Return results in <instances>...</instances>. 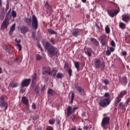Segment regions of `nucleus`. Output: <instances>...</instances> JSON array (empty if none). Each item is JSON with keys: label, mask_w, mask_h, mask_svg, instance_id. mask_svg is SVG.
<instances>
[{"label": "nucleus", "mask_w": 130, "mask_h": 130, "mask_svg": "<svg viewBox=\"0 0 130 130\" xmlns=\"http://www.w3.org/2000/svg\"><path fill=\"white\" fill-rule=\"evenodd\" d=\"M32 18V21L31 23V26L32 29L37 30V29H38V20H37V18H36V16L35 15H33Z\"/></svg>", "instance_id": "6"}, {"label": "nucleus", "mask_w": 130, "mask_h": 130, "mask_svg": "<svg viewBox=\"0 0 130 130\" xmlns=\"http://www.w3.org/2000/svg\"><path fill=\"white\" fill-rule=\"evenodd\" d=\"M104 96L105 97H109V93L108 92L105 93Z\"/></svg>", "instance_id": "54"}, {"label": "nucleus", "mask_w": 130, "mask_h": 130, "mask_svg": "<svg viewBox=\"0 0 130 130\" xmlns=\"http://www.w3.org/2000/svg\"><path fill=\"white\" fill-rule=\"evenodd\" d=\"M7 104H8V103H7L4 101L0 102V106L1 107H5V106H6Z\"/></svg>", "instance_id": "32"}, {"label": "nucleus", "mask_w": 130, "mask_h": 130, "mask_svg": "<svg viewBox=\"0 0 130 130\" xmlns=\"http://www.w3.org/2000/svg\"><path fill=\"white\" fill-rule=\"evenodd\" d=\"M21 85L22 87H28L30 85V82H22Z\"/></svg>", "instance_id": "24"}, {"label": "nucleus", "mask_w": 130, "mask_h": 130, "mask_svg": "<svg viewBox=\"0 0 130 130\" xmlns=\"http://www.w3.org/2000/svg\"><path fill=\"white\" fill-rule=\"evenodd\" d=\"M110 121V118L109 117H105L103 118L101 123V126L104 129H107V127L106 125L109 124V122Z\"/></svg>", "instance_id": "4"}, {"label": "nucleus", "mask_w": 130, "mask_h": 130, "mask_svg": "<svg viewBox=\"0 0 130 130\" xmlns=\"http://www.w3.org/2000/svg\"><path fill=\"white\" fill-rule=\"evenodd\" d=\"M73 118L75 119H79V118H80V117H79L78 116H75V115H74Z\"/></svg>", "instance_id": "55"}, {"label": "nucleus", "mask_w": 130, "mask_h": 130, "mask_svg": "<svg viewBox=\"0 0 130 130\" xmlns=\"http://www.w3.org/2000/svg\"><path fill=\"white\" fill-rule=\"evenodd\" d=\"M56 73H57V71H56L55 72H54L53 74V77L54 78L55 77H56Z\"/></svg>", "instance_id": "58"}, {"label": "nucleus", "mask_w": 130, "mask_h": 130, "mask_svg": "<svg viewBox=\"0 0 130 130\" xmlns=\"http://www.w3.org/2000/svg\"><path fill=\"white\" fill-rule=\"evenodd\" d=\"M44 6L45 8H46V9H48L50 7L48 2H45Z\"/></svg>", "instance_id": "41"}, {"label": "nucleus", "mask_w": 130, "mask_h": 130, "mask_svg": "<svg viewBox=\"0 0 130 130\" xmlns=\"http://www.w3.org/2000/svg\"><path fill=\"white\" fill-rule=\"evenodd\" d=\"M125 105L123 104V103L120 102L119 104V107H124Z\"/></svg>", "instance_id": "42"}, {"label": "nucleus", "mask_w": 130, "mask_h": 130, "mask_svg": "<svg viewBox=\"0 0 130 130\" xmlns=\"http://www.w3.org/2000/svg\"><path fill=\"white\" fill-rule=\"evenodd\" d=\"M130 102V98H127V100L125 101V103L126 104V106L128 105V103H129Z\"/></svg>", "instance_id": "44"}, {"label": "nucleus", "mask_w": 130, "mask_h": 130, "mask_svg": "<svg viewBox=\"0 0 130 130\" xmlns=\"http://www.w3.org/2000/svg\"><path fill=\"white\" fill-rule=\"evenodd\" d=\"M31 107H32V109L36 110V105H35V104L33 103L31 106Z\"/></svg>", "instance_id": "50"}, {"label": "nucleus", "mask_w": 130, "mask_h": 130, "mask_svg": "<svg viewBox=\"0 0 130 130\" xmlns=\"http://www.w3.org/2000/svg\"><path fill=\"white\" fill-rule=\"evenodd\" d=\"M16 29V24H13L10 28V31H9L10 35H12V32H14Z\"/></svg>", "instance_id": "18"}, {"label": "nucleus", "mask_w": 130, "mask_h": 130, "mask_svg": "<svg viewBox=\"0 0 130 130\" xmlns=\"http://www.w3.org/2000/svg\"><path fill=\"white\" fill-rule=\"evenodd\" d=\"M9 25H10V21H9V19L5 18L1 24V29L2 30H5V29L8 28Z\"/></svg>", "instance_id": "7"}, {"label": "nucleus", "mask_w": 130, "mask_h": 130, "mask_svg": "<svg viewBox=\"0 0 130 130\" xmlns=\"http://www.w3.org/2000/svg\"><path fill=\"white\" fill-rule=\"evenodd\" d=\"M5 110H7V109H8V107H9V105H8V104L6 105V106H5Z\"/></svg>", "instance_id": "62"}, {"label": "nucleus", "mask_w": 130, "mask_h": 130, "mask_svg": "<svg viewBox=\"0 0 130 130\" xmlns=\"http://www.w3.org/2000/svg\"><path fill=\"white\" fill-rule=\"evenodd\" d=\"M74 99H75V92H72L71 94V104H73L74 102Z\"/></svg>", "instance_id": "30"}, {"label": "nucleus", "mask_w": 130, "mask_h": 130, "mask_svg": "<svg viewBox=\"0 0 130 130\" xmlns=\"http://www.w3.org/2000/svg\"><path fill=\"white\" fill-rule=\"evenodd\" d=\"M72 113H74L73 110L72 109V107L69 106L67 109V116H70Z\"/></svg>", "instance_id": "17"}, {"label": "nucleus", "mask_w": 130, "mask_h": 130, "mask_svg": "<svg viewBox=\"0 0 130 130\" xmlns=\"http://www.w3.org/2000/svg\"><path fill=\"white\" fill-rule=\"evenodd\" d=\"M82 32H83V30H82V29L79 28H75L72 30V35H73V36H74V37H78L79 35H81V33H82Z\"/></svg>", "instance_id": "8"}, {"label": "nucleus", "mask_w": 130, "mask_h": 130, "mask_svg": "<svg viewBox=\"0 0 130 130\" xmlns=\"http://www.w3.org/2000/svg\"><path fill=\"white\" fill-rule=\"evenodd\" d=\"M34 91L37 94H39V86L38 85L36 86Z\"/></svg>", "instance_id": "27"}, {"label": "nucleus", "mask_w": 130, "mask_h": 130, "mask_svg": "<svg viewBox=\"0 0 130 130\" xmlns=\"http://www.w3.org/2000/svg\"><path fill=\"white\" fill-rule=\"evenodd\" d=\"M106 55L109 56L110 54H111V51L108 50L106 51Z\"/></svg>", "instance_id": "43"}, {"label": "nucleus", "mask_w": 130, "mask_h": 130, "mask_svg": "<svg viewBox=\"0 0 130 130\" xmlns=\"http://www.w3.org/2000/svg\"><path fill=\"white\" fill-rule=\"evenodd\" d=\"M77 109H78V108H77V107L73 108V109L72 110V111L73 112V113H74V112H75V110H77Z\"/></svg>", "instance_id": "60"}, {"label": "nucleus", "mask_w": 130, "mask_h": 130, "mask_svg": "<svg viewBox=\"0 0 130 130\" xmlns=\"http://www.w3.org/2000/svg\"><path fill=\"white\" fill-rule=\"evenodd\" d=\"M85 54H86V55H88L89 56V57H90L92 55V54H91L90 53V52H89L88 51H85Z\"/></svg>", "instance_id": "40"}, {"label": "nucleus", "mask_w": 130, "mask_h": 130, "mask_svg": "<svg viewBox=\"0 0 130 130\" xmlns=\"http://www.w3.org/2000/svg\"><path fill=\"white\" fill-rule=\"evenodd\" d=\"M64 68L68 69V68H69V64L68 63H65L64 65Z\"/></svg>", "instance_id": "53"}, {"label": "nucleus", "mask_w": 130, "mask_h": 130, "mask_svg": "<svg viewBox=\"0 0 130 130\" xmlns=\"http://www.w3.org/2000/svg\"><path fill=\"white\" fill-rule=\"evenodd\" d=\"M95 27L96 28V29H98V30H100V26H99V25H98V24L95 23Z\"/></svg>", "instance_id": "52"}, {"label": "nucleus", "mask_w": 130, "mask_h": 130, "mask_svg": "<svg viewBox=\"0 0 130 130\" xmlns=\"http://www.w3.org/2000/svg\"><path fill=\"white\" fill-rule=\"evenodd\" d=\"M90 41L94 44L95 46H99V42L94 38H91Z\"/></svg>", "instance_id": "16"}, {"label": "nucleus", "mask_w": 130, "mask_h": 130, "mask_svg": "<svg viewBox=\"0 0 130 130\" xmlns=\"http://www.w3.org/2000/svg\"><path fill=\"white\" fill-rule=\"evenodd\" d=\"M21 102L25 105H28L29 104V101L28 100V98L26 96H23L21 100Z\"/></svg>", "instance_id": "14"}, {"label": "nucleus", "mask_w": 130, "mask_h": 130, "mask_svg": "<svg viewBox=\"0 0 130 130\" xmlns=\"http://www.w3.org/2000/svg\"><path fill=\"white\" fill-rule=\"evenodd\" d=\"M38 47L39 48H40V49H41V51H44V50H43V48H42V47H41V44H38Z\"/></svg>", "instance_id": "47"}, {"label": "nucleus", "mask_w": 130, "mask_h": 130, "mask_svg": "<svg viewBox=\"0 0 130 130\" xmlns=\"http://www.w3.org/2000/svg\"><path fill=\"white\" fill-rule=\"evenodd\" d=\"M45 90V86H43L41 88V91H44Z\"/></svg>", "instance_id": "64"}, {"label": "nucleus", "mask_w": 130, "mask_h": 130, "mask_svg": "<svg viewBox=\"0 0 130 130\" xmlns=\"http://www.w3.org/2000/svg\"><path fill=\"white\" fill-rule=\"evenodd\" d=\"M107 42H108L107 40L101 41V43L103 46H106V45H107Z\"/></svg>", "instance_id": "26"}, {"label": "nucleus", "mask_w": 130, "mask_h": 130, "mask_svg": "<svg viewBox=\"0 0 130 130\" xmlns=\"http://www.w3.org/2000/svg\"><path fill=\"white\" fill-rule=\"evenodd\" d=\"M53 89L49 88L48 90V94L50 95H53Z\"/></svg>", "instance_id": "33"}, {"label": "nucleus", "mask_w": 130, "mask_h": 130, "mask_svg": "<svg viewBox=\"0 0 130 130\" xmlns=\"http://www.w3.org/2000/svg\"><path fill=\"white\" fill-rule=\"evenodd\" d=\"M83 129L88 130L89 129V127L87 125H84L83 127Z\"/></svg>", "instance_id": "51"}, {"label": "nucleus", "mask_w": 130, "mask_h": 130, "mask_svg": "<svg viewBox=\"0 0 130 130\" xmlns=\"http://www.w3.org/2000/svg\"><path fill=\"white\" fill-rule=\"evenodd\" d=\"M15 42H16V46L18 48L19 51H22V46L20 43H21V40H18L17 39H15Z\"/></svg>", "instance_id": "13"}, {"label": "nucleus", "mask_w": 130, "mask_h": 130, "mask_svg": "<svg viewBox=\"0 0 130 130\" xmlns=\"http://www.w3.org/2000/svg\"><path fill=\"white\" fill-rule=\"evenodd\" d=\"M8 52L9 53H11V54H12L13 53V51L12 50H11V49H8Z\"/></svg>", "instance_id": "56"}, {"label": "nucleus", "mask_w": 130, "mask_h": 130, "mask_svg": "<svg viewBox=\"0 0 130 130\" xmlns=\"http://www.w3.org/2000/svg\"><path fill=\"white\" fill-rule=\"evenodd\" d=\"M37 79V75L34 74L32 76V82H35Z\"/></svg>", "instance_id": "31"}, {"label": "nucleus", "mask_w": 130, "mask_h": 130, "mask_svg": "<svg viewBox=\"0 0 130 130\" xmlns=\"http://www.w3.org/2000/svg\"><path fill=\"white\" fill-rule=\"evenodd\" d=\"M48 33H49L50 34H57V32H56V31H55V30L52 29H48L47 30Z\"/></svg>", "instance_id": "25"}, {"label": "nucleus", "mask_w": 130, "mask_h": 130, "mask_svg": "<svg viewBox=\"0 0 130 130\" xmlns=\"http://www.w3.org/2000/svg\"><path fill=\"white\" fill-rule=\"evenodd\" d=\"M111 51H112V52H113V51H114L115 49H114V48H112V47H111L110 48Z\"/></svg>", "instance_id": "61"}, {"label": "nucleus", "mask_w": 130, "mask_h": 130, "mask_svg": "<svg viewBox=\"0 0 130 130\" xmlns=\"http://www.w3.org/2000/svg\"><path fill=\"white\" fill-rule=\"evenodd\" d=\"M122 55H124L125 56V55H126L127 53L126 51H123L122 52Z\"/></svg>", "instance_id": "57"}, {"label": "nucleus", "mask_w": 130, "mask_h": 130, "mask_svg": "<svg viewBox=\"0 0 130 130\" xmlns=\"http://www.w3.org/2000/svg\"><path fill=\"white\" fill-rule=\"evenodd\" d=\"M107 13L108 15L111 16V18H114V16L117 15V14L119 13V11L117 10H114L113 9H112L111 10L107 11Z\"/></svg>", "instance_id": "10"}, {"label": "nucleus", "mask_w": 130, "mask_h": 130, "mask_svg": "<svg viewBox=\"0 0 130 130\" xmlns=\"http://www.w3.org/2000/svg\"><path fill=\"white\" fill-rule=\"evenodd\" d=\"M126 94H127L126 90L122 91L120 92L115 99L116 103H119L120 101H121V98H123V96H124V95H126Z\"/></svg>", "instance_id": "5"}, {"label": "nucleus", "mask_w": 130, "mask_h": 130, "mask_svg": "<svg viewBox=\"0 0 130 130\" xmlns=\"http://www.w3.org/2000/svg\"><path fill=\"white\" fill-rule=\"evenodd\" d=\"M31 36L33 39H37V38L36 37V32H35V31H32Z\"/></svg>", "instance_id": "36"}, {"label": "nucleus", "mask_w": 130, "mask_h": 130, "mask_svg": "<svg viewBox=\"0 0 130 130\" xmlns=\"http://www.w3.org/2000/svg\"><path fill=\"white\" fill-rule=\"evenodd\" d=\"M31 86H32V88H34V86H35V82H31Z\"/></svg>", "instance_id": "59"}, {"label": "nucleus", "mask_w": 130, "mask_h": 130, "mask_svg": "<svg viewBox=\"0 0 130 130\" xmlns=\"http://www.w3.org/2000/svg\"><path fill=\"white\" fill-rule=\"evenodd\" d=\"M42 59V56H41V55H40V54H37V60H40Z\"/></svg>", "instance_id": "39"}, {"label": "nucleus", "mask_w": 130, "mask_h": 130, "mask_svg": "<svg viewBox=\"0 0 130 130\" xmlns=\"http://www.w3.org/2000/svg\"><path fill=\"white\" fill-rule=\"evenodd\" d=\"M92 64L95 69H99L101 68V71H104L105 68V62L104 61L101 62L99 59H94L92 60Z\"/></svg>", "instance_id": "2"}, {"label": "nucleus", "mask_w": 130, "mask_h": 130, "mask_svg": "<svg viewBox=\"0 0 130 130\" xmlns=\"http://www.w3.org/2000/svg\"><path fill=\"white\" fill-rule=\"evenodd\" d=\"M74 64L76 69L77 70V72L80 71V63H79V62L78 61H75L74 62Z\"/></svg>", "instance_id": "20"}, {"label": "nucleus", "mask_w": 130, "mask_h": 130, "mask_svg": "<svg viewBox=\"0 0 130 130\" xmlns=\"http://www.w3.org/2000/svg\"><path fill=\"white\" fill-rule=\"evenodd\" d=\"M101 41H103L104 40H106V36L105 35H102L100 36V38Z\"/></svg>", "instance_id": "28"}, {"label": "nucleus", "mask_w": 130, "mask_h": 130, "mask_svg": "<svg viewBox=\"0 0 130 130\" xmlns=\"http://www.w3.org/2000/svg\"><path fill=\"white\" fill-rule=\"evenodd\" d=\"M53 72H54V69H53L52 71H46L43 73V75H52L53 73Z\"/></svg>", "instance_id": "21"}, {"label": "nucleus", "mask_w": 130, "mask_h": 130, "mask_svg": "<svg viewBox=\"0 0 130 130\" xmlns=\"http://www.w3.org/2000/svg\"><path fill=\"white\" fill-rule=\"evenodd\" d=\"M22 82H31V79H25L22 81Z\"/></svg>", "instance_id": "46"}, {"label": "nucleus", "mask_w": 130, "mask_h": 130, "mask_svg": "<svg viewBox=\"0 0 130 130\" xmlns=\"http://www.w3.org/2000/svg\"><path fill=\"white\" fill-rule=\"evenodd\" d=\"M1 100H2V101H4V100H5V96H2L1 97Z\"/></svg>", "instance_id": "63"}, {"label": "nucleus", "mask_w": 130, "mask_h": 130, "mask_svg": "<svg viewBox=\"0 0 130 130\" xmlns=\"http://www.w3.org/2000/svg\"><path fill=\"white\" fill-rule=\"evenodd\" d=\"M49 42H46L45 43V49L47 50L48 53L51 56L59 55V51H58L57 48L52 46V45H55V39L53 37H51L49 39Z\"/></svg>", "instance_id": "1"}, {"label": "nucleus", "mask_w": 130, "mask_h": 130, "mask_svg": "<svg viewBox=\"0 0 130 130\" xmlns=\"http://www.w3.org/2000/svg\"><path fill=\"white\" fill-rule=\"evenodd\" d=\"M47 130H53V127L51 126H48L47 128Z\"/></svg>", "instance_id": "48"}, {"label": "nucleus", "mask_w": 130, "mask_h": 130, "mask_svg": "<svg viewBox=\"0 0 130 130\" xmlns=\"http://www.w3.org/2000/svg\"><path fill=\"white\" fill-rule=\"evenodd\" d=\"M105 31L107 34H109L110 33V28L108 26H106L105 27Z\"/></svg>", "instance_id": "38"}, {"label": "nucleus", "mask_w": 130, "mask_h": 130, "mask_svg": "<svg viewBox=\"0 0 130 130\" xmlns=\"http://www.w3.org/2000/svg\"><path fill=\"white\" fill-rule=\"evenodd\" d=\"M24 21L26 24H27V25H31V24H32V19L31 18L25 17L24 18Z\"/></svg>", "instance_id": "15"}, {"label": "nucleus", "mask_w": 130, "mask_h": 130, "mask_svg": "<svg viewBox=\"0 0 130 130\" xmlns=\"http://www.w3.org/2000/svg\"><path fill=\"white\" fill-rule=\"evenodd\" d=\"M111 45H112V46H113V47H115V42H114V41H112L111 42Z\"/></svg>", "instance_id": "45"}, {"label": "nucleus", "mask_w": 130, "mask_h": 130, "mask_svg": "<svg viewBox=\"0 0 130 130\" xmlns=\"http://www.w3.org/2000/svg\"><path fill=\"white\" fill-rule=\"evenodd\" d=\"M18 85L19 84L16 82H12L10 83L9 86V87H11L12 88H16V87H18Z\"/></svg>", "instance_id": "19"}, {"label": "nucleus", "mask_w": 130, "mask_h": 130, "mask_svg": "<svg viewBox=\"0 0 130 130\" xmlns=\"http://www.w3.org/2000/svg\"><path fill=\"white\" fill-rule=\"evenodd\" d=\"M75 89H76L77 91H78V93L82 96L85 95V89L82 88L81 86L76 84L75 85Z\"/></svg>", "instance_id": "9"}, {"label": "nucleus", "mask_w": 130, "mask_h": 130, "mask_svg": "<svg viewBox=\"0 0 130 130\" xmlns=\"http://www.w3.org/2000/svg\"><path fill=\"white\" fill-rule=\"evenodd\" d=\"M4 19H5V13L1 12L0 13V20L1 21H3Z\"/></svg>", "instance_id": "29"}, {"label": "nucleus", "mask_w": 130, "mask_h": 130, "mask_svg": "<svg viewBox=\"0 0 130 130\" xmlns=\"http://www.w3.org/2000/svg\"><path fill=\"white\" fill-rule=\"evenodd\" d=\"M119 28L122 29L123 30H124V29H125V27H126V25L123 22H119Z\"/></svg>", "instance_id": "22"}, {"label": "nucleus", "mask_w": 130, "mask_h": 130, "mask_svg": "<svg viewBox=\"0 0 130 130\" xmlns=\"http://www.w3.org/2000/svg\"><path fill=\"white\" fill-rule=\"evenodd\" d=\"M57 79H62L63 78V74L62 73H58L56 76Z\"/></svg>", "instance_id": "23"}, {"label": "nucleus", "mask_w": 130, "mask_h": 130, "mask_svg": "<svg viewBox=\"0 0 130 130\" xmlns=\"http://www.w3.org/2000/svg\"><path fill=\"white\" fill-rule=\"evenodd\" d=\"M110 104V99L106 98L102 100H100L99 102V105L101 107H107Z\"/></svg>", "instance_id": "3"}, {"label": "nucleus", "mask_w": 130, "mask_h": 130, "mask_svg": "<svg viewBox=\"0 0 130 130\" xmlns=\"http://www.w3.org/2000/svg\"><path fill=\"white\" fill-rule=\"evenodd\" d=\"M49 123L50 124H54L55 123V120L53 119H51L49 120Z\"/></svg>", "instance_id": "35"}, {"label": "nucleus", "mask_w": 130, "mask_h": 130, "mask_svg": "<svg viewBox=\"0 0 130 130\" xmlns=\"http://www.w3.org/2000/svg\"><path fill=\"white\" fill-rule=\"evenodd\" d=\"M67 72H68L70 77H72V76H73V75L72 74L73 73V70H72V69H68Z\"/></svg>", "instance_id": "34"}, {"label": "nucleus", "mask_w": 130, "mask_h": 130, "mask_svg": "<svg viewBox=\"0 0 130 130\" xmlns=\"http://www.w3.org/2000/svg\"><path fill=\"white\" fill-rule=\"evenodd\" d=\"M3 47L5 50H8L9 49V48L8 47V46H7V45H3Z\"/></svg>", "instance_id": "49"}, {"label": "nucleus", "mask_w": 130, "mask_h": 130, "mask_svg": "<svg viewBox=\"0 0 130 130\" xmlns=\"http://www.w3.org/2000/svg\"><path fill=\"white\" fill-rule=\"evenodd\" d=\"M11 15L13 18H16V17H17V12H16L15 11H13L11 12Z\"/></svg>", "instance_id": "37"}, {"label": "nucleus", "mask_w": 130, "mask_h": 130, "mask_svg": "<svg viewBox=\"0 0 130 130\" xmlns=\"http://www.w3.org/2000/svg\"><path fill=\"white\" fill-rule=\"evenodd\" d=\"M21 33L25 35L26 33L29 32V27L26 26H22L20 28Z\"/></svg>", "instance_id": "12"}, {"label": "nucleus", "mask_w": 130, "mask_h": 130, "mask_svg": "<svg viewBox=\"0 0 130 130\" xmlns=\"http://www.w3.org/2000/svg\"><path fill=\"white\" fill-rule=\"evenodd\" d=\"M122 20L125 23H128L130 21V14L127 13L122 15Z\"/></svg>", "instance_id": "11"}]
</instances>
